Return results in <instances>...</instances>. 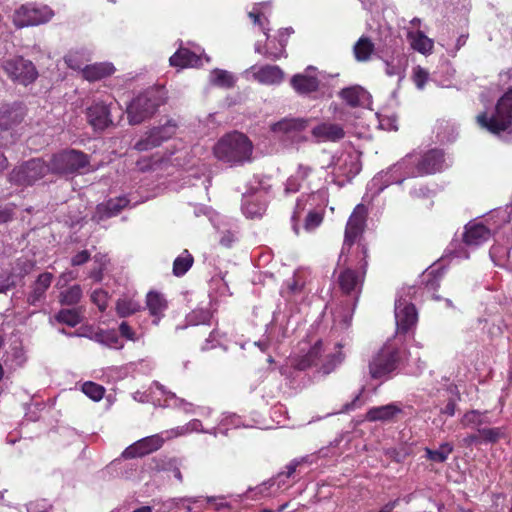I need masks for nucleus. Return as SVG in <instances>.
<instances>
[{
  "instance_id": "57",
  "label": "nucleus",
  "mask_w": 512,
  "mask_h": 512,
  "mask_svg": "<svg viewBox=\"0 0 512 512\" xmlns=\"http://www.w3.org/2000/svg\"><path fill=\"white\" fill-rule=\"evenodd\" d=\"M118 203L115 204L113 201H109L108 207L110 210L119 212L122 208H124L128 204V200L125 198H119Z\"/></svg>"
},
{
  "instance_id": "5",
  "label": "nucleus",
  "mask_w": 512,
  "mask_h": 512,
  "mask_svg": "<svg viewBox=\"0 0 512 512\" xmlns=\"http://www.w3.org/2000/svg\"><path fill=\"white\" fill-rule=\"evenodd\" d=\"M478 125L488 132L499 135L512 127V89L508 90L498 101L494 112L477 115Z\"/></svg>"
},
{
  "instance_id": "22",
  "label": "nucleus",
  "mask_w": 512,
  "mask_h": 512,
  "mask_svg": "<svg viewBox=\"0 0 512 512\" xmlns=\"http://www.w3.org/2000/svg\"><path fill=\"white\" fill-rule=\"evenodd\" d=\"M312 135L322 141L336 142L345 137V131L339 124L321 123L312 129Z\"/></svg>"
},
{
  "instance_id": "50",
  "label": "nucleus",
  "mask_w": 512,
  "mask_h": 512,
  "mask_svg": "<svg viewBox=\"0 0 512 512\" xmlns=\"http://www.w3.org/2000/svg\"><path fill=\"white\" fill-rule=\"evenodd\" d=\"M270 44L271 42H269L266 47H265V51L262 52L263 55L267 58V59H270V60H277L279 58H281L284 54H285V46L286 44L285 43H280V48L279 49H276V50H271L270 49Z\"/></svg>"
},
{
  "instance_id": "12",
  "label": "nucleus",
  "mask_w": 512,
  "mask_h": 512,
  "mask_svg": "<svg viewBox=\"0 0 512 512\" xmlns=\"http://www.w3.org/2000/svg\"><path fill=\"white\" fill-rule=\"evenodd\" d=\"M394 314L398 334H407L415 328L418 321V312L413 303L404 298L397 299Z\"/></svg>"
},
{
  "instance_id": "64",
  "label": "nucleus",
  "mask_w": 512,
  "mask_h": 512,
  "mask_svg": "<svg viewBox=\"0 0 512 512\" xmlns=\"http://www.w3.org/2000/svg\"><path fill=\"white\" fill-rule=\"evenodd\" d=\"M201 425H202V424H201V422H200L199 420L194 419V420L190 421L187 425L182 426V427H183V428H187V429H188V430H187V432L185 433V434H187V433H189V432H192V431H196V430H198V428H199Z\"/></svg>"
},
{
  "instance_id": "42",
  "label": "nucleus",
  "mask_w": 512,
  "mask_h": 512,
  "mask_svg": "<svg viewBox=\"0 0 512 512\" xmlns=\"http://www.w3.org/2000/svg\"><path fill=\"white\" fill-rule=\"evenodd\" d=\"M242 210L250 218L260 217L265 211V206L259 202L251 201V197H244Z\"/></svg>"
},
{
  "instance_id": "4",
  "label": "nucleus",
  "mask_w": 512,
  "mask_h": 512,
  "mask_svg": "<svg viewBox=\"0 0 512 512\" xmlns=\"http://www.w3.org/2000/svg\"><path fill=\"white\" fill-rule=\"evenodd\" d=\"M91 157L74 148L53 153L48 161L50 174L60 177L83 175L90 171Z\"/></svg>"
},
{
  "instance_id": "53",
  "label": "nucleus",
  "mask_w": 512,
  "mask_h": 512,
  "mask_svg": "<svg viewBox=\"0 0 512 512\" xmlns=\"http://www.w3.org/2000/svg\"><path fill=\"white\" fill-rule=\"evenodd\" d=\"M90 259V253L87 250H82L74 255L71 259L72 266H80L88 262Z\"/></svg>"
},
{
  "instance_id": "45",
  "label": "nucleus",
  "mask_w": 512,
  "mask_h": 512,
  "mask_svg": "<svg viewBox=\"0 0 512 512\" xmlns=\"http://www.w3.org/2000/svg\"><path fill=\"white\" fill-rule=\"evenodd\" d=\"M200 499L201 497H179L174 498L172 502L174 507L179 511L184 510V512H191V505L199 503Z\"/></svg>"
},
{
  "instance_id": "23",
  "label": "nucleus",
  "mask_w": 512,
  "mask_h": 512,
  "mask_svg": "<svg viewBox=\"0 0 512 512\" xmlns=\"http://www.w3.org/2000/svg\"><path fill=\"white\" fill-rule=\"evenodd\" d=\"M407 40L414 51H417L424 56H428L433 53L434 40L429 38L423 31H408Z\"/></svg>"
},
{
  "instance_id": "10",
  "label": "nucleus",
  "mask_w": 512,
  "mask_h": 512,
  "mask_svg": "<svg viewBox=\"0 0 512 512\" xmlns=\"http://www.w3.org/2000/svg\"><path fill=\"white\" fill-rule=\"evenodd\" d=\"M53 15L48 6L25 4L14 12L13 23L17 28L36 26L48 22Z\"/></svg>"
},
{
  "instance_id": "1",
  "label": "nucleus",
  "mask_w": 512,
  "mask_h": 512,
  "mask_svg": "<svg viewBox=\"0 0 512 512\" xmlns=\"http://www.w3.org/2000/svg\"><path fill=\"white\" fill-rule=\"evenodd\" d=\"M368 208L360 203L356 205L345 226L344 240L340 257L344 265L367 271L368 243L364 238L367 227Z\"/></svg>"
},
{
  "instance_id": "32",
  "label": "nucleus",
  "mask_w": 512,
  "mask_h": 512,
  "mask_svg": "<svg viewBox=\"0 0 512 512\" xmlns=\"http://www.w3.org/2000/svg\"><path fill=\"white\" fill-rule=\"evenodd\" d=\"M142 309L139 301L132 297L124 296L119 298L115 304V310L120 318H126L136 314Z\"/></svg>"
},
{
  "instance_id": "25",
  "label": "nucleus",
  "mask_w": 512,
  "mask_h": 512,
  "mask_svg": "<svg viewBox=\"0 0 512 512\" xmlns=\"http://www.w3.org/2000/svg\"><path fill=\"white\" fill-rule=\"evenodd\" d=\"M290 84L298 94L308 95L318 90L320 81L316 76L295 74L292 76Z\"/></svg>"
},
{
  "instance_id": "27",
  "label": "nucleus",
  "mask_w": 512,
  "mask_h": 512,
  "mask_svg": "<svg viewBox=\"0 0 512 512\" xmlns=\"http://www.w3.org/2000/svg\"><path fill=\"white\" fill-rule=\"evenodd\" d=\"M402 409L394 403L383 406L372 407L366 413V420L370 422L375 421H389L392 420L397 414L401 413Z\"/></svg>"
},
{
  "instance_id": "18",
  "label": "nucleus",
  "mask_w": 512,
  "mask_h": 512,
  "mask_svg": "<svg viewBox=\"0 0 512 512\" xmlns=\"http://www.w3.org/2000/svg\"><path fill=\"white\" fill-rule=\"evenodd\" d=\"M87 119L94 129L104 130L109 127L113 124L110 104L103 101L93 103L87 109Z\"/></svg>"
},
{
  "instance_id": "36",
  "label": "nucleus",
  "mask_w": 512,
  "mask_h": 512,
  "mask_svg": "<svg viewBox=\"0 0 512 512\" xmlns=\"http://www.w3.org/2000/svg\"><path fill=\"white\" fill-rule=\"evenodd\" d=\"M444 272L442 270H432L424 275L423 283L427 292L433 294V298L435 300H440L441 298L434 293L439 289L441 280L443 278Z\"/></svg>"
},
{
  "instance_id": "8",
  "label": "nucleus",
  "mask_w": 512,
  "mask_h": 512,
  "mask_svg": "<svg viewBox=\"0 0 512 512\" xmlns=\"http://www.w3.org/2000/svg\"><path fill=\"white\" fill-rule=\"evenodd\" d=\"M50 173L48 162L41 158H32L16 166L9 174L11 184L29 187Z\"/></svg>"
},
{
  "instance_id": "29",
  "label": "nucleus",
  "mask_w": 512,
  "mask_h": 512,
  "mask_svg": "<svg viewBox=\"0 0 512 512\" xmlns=\"http://www.w3.org/2000/svg\"><path fill=\"white\" fill-rule=\"evenodd\" d=\"M375 51V45L367 36H361L353 46V54L358 62H368Z\"/></svg>"
},
{
  "instance_id": "56",
  "label": "nucleus",
  "mask_w": 512,
  "mask_h": 512,
  "mask_svg": "<svg viewBox=\"0 0 512 512\" xmlns=\"http://www.w3.org/2000/svg\"><path fill=\"white\" fill-rule=\"evenodd\" d=\"M13 217V210L5 207L0 208V224L10 221Z\"/></svg>"
},
{
  "instance_id": "44",
  "label": "nucleus",
  "mask_w": 512,
  "mask_h": 512,
  "mask_svg": "<svg viewBox=\"0 0 512 512\" xmlns=\"http://www.w3.org/2000/svg\"><path fill=\"white\" fill-rule=\"evenodd\" d=\"M428 79L429 72L425 68L419 65L413 68L412 80L418 89L422 90Z\"/></svg>"
},
{
  "instance_id": "59",
  "label": "nucleus",
  "mask_w": 512,
  "mask_h": 512,
  "mask_svg": "<svg viewBox=\"0 0 512 512\" xmlns=\"http://www.w3.org/2000/svg\"><path fill=\"white\" fill-rule=\"evenodd\" d=\"M465 446H471L472 444L482 443L480 434H470L463 439Z\"/></svg>"
},
{
  "instance_id": "40",
  "label": "nucleus",
  "mask_w": 512,
  "mask_h": 512,
  "mask_svg": "<svg viewBox=\"0 0 512 512\" xmlns=\"http://www.w3.org/2000/svg\"><path fill=\"white\" fill-rule=\"evenodd\" d=\"M211 83L222 88H232L235 84V80L228 71L215 69L211 73Z\"/></svg>"
},
{
  "instance_id": "60",
  "label": "nucleus",
  "mask_w": 512,
  "mask_h": 512,
  "mask_svg": "<svg viewBox=\"0 0 512 512\" xmlns=\"http://www.w3.org/2000/svg\"><path fill=\"white\" fill-rule=\"evenodd\" d=\"M14 287V283L10 281V277L0 278V293H6Z\"/></svg>"
},
{
  "instance_id": "21",
  "label": "nucleus",
  "mask_w": 512,
  "mask_h": 512,
  "mask_svg": "<svg viewBox=\"0 0 512 512\" xmlns=\"http://www.w3.org/2000/svg\"><path fill=\"white\" fill-rule=\"evenodd\" d=\"M283 70L276 65H264L253 72V78L264 85H278L284 79Z\"/></svg>"
},
{
  "instance_id": "3",
  "label": "nucleus",
  "mask_w": 512,
  "mask_h": 512,
  "mask_svg": "<svg viewBox=\"0 0 512 512\" xmlns=\"http://www.w3.org/2000/svg\"><path fill=\"white\" fill-rule=\"evenodd\" d=\"M167 101V90L162 85L147 88L138 94L126 108L131 125H137L151 118Z\"/></svg>"
},
{
  "instance_id": "2",
  "label": "nucleus",
  "mask_w": 512,
  "mask_h": 512,
  "mask_svg": "<svg viewBox=\"0 0 512 512\" xmlns=\"http://www.w3.org/2000/svg\"><path fill=\"white\" fill-rule=\"evenodd\" d=\"M214 156L230 167L242 166L252 160L253 143L242 132L224 134L213 148Z\"/></svg>"
},
{
  "instance_id": "20",
  "label": "nucleus",
  "mask_w": 512,
  "mask_h": 512,
  "mask_svg": "<svg viewBox=\"0 0 512 512\" xmlns=\"http://www.w3.org/2000/svg\"><path fill=\"white\" fill-rule=\"evenodd\" d=\"M146 307L149 311V315L153 318L152 323L158 325L165 315L168 303L161 293L150 291L146 295Z\"/></svg>"
},
{
  "instance_id": "28",
  "label": "nucleus",
  "mask_w": 512,
  "mask_h": 512,
  "mask_svg": "<svg viewBox=\"0 0 512 512\" xmlns=\"http://www.w3.org/2000/svg\"><path fill=\"white\" fill-rule=\"evenodd\" d=\"M384 62L386 65L385 72L388 76H400L408 65L407 56L401 51H393Z\"/></svg>"
},
{
  "instance_id": "34",
  "label": "nucleus",
  "mask_w": 512,
  "mask_h": 512,
  "mask_svg": "<svg viewBox=\"0 0 512 512\" xmlns=\"http://www.w3.org/2000/svg\"><path fill=\"white\" fill-rule=\"evenodd\" d=\"M54 319L60 324L75 327L82 322L81 310L78 308L61 309L54 315Z\"/></svg>"
},
{
  "instance_id": "37",
  "label": "nucleus",
  "mask_w": 512,
  "mask_h": 512,
  "mask_svg": "<svg viewBox=\"0 0 512 512\" xmlns=\"http://www.w3.org/2000/svg\"><path fill=\"white\" fill-rule=\"evenodd\" d=\"M194 262L193 256L184 250L173 262V274L177 277L185 275L188 270L192 267Z\"/></svg>"
},
{
  "instance_id": "48",
  "label": "nucleus",
  "mask_w": 512,
  "mask_h": 512,
  "mask_svg": "<svg viewBox=\"0 0 512 512\" xmlns=\"http://www.w3.org/2000/svg\"><path fill=\"white\" fill-rule=\"evenodd\" d=\"M64 59L69 68L82 71L84 62L80 53L69 52Z\"/></svg>"
},
{
  "instance_id": "31",
  "label": "nucleus",
  "mask_w": 512,
  "mask_h": 512,
  "mask_svg": "<svg viewBox=\"0 0 512 512\" xmlns=\"http://www.w3.org/2000/svg\"><path fill=\"white\" fill-rule=\"evenodd\" d=\"M305 459H293L288 465H286V470L283 472H279L273 479H270L268 482L262 483L258 489L261 494H263L265 491H267L271 486L275 484V482H278V485L280 486L281 483H284L282 481V477L290 478L294 475L297 468L304 463Z\"/></svg>"
},
{
  "instance_id": "35",
  "label": "nucleus",
  "mask_w": 512,
  "mask_h": 512,
  "mask_svg": "<svg viewBox=\"0 0 512 512\" xmlns=\"http://www.w3.org/2000/svg\"><path fill=\"white\" fill-rule=\"evenodd\" d=\"M454 447L449 442H444L440 444L439 448L436 450L425 448L426 458L432 462L436 463H444L449 455L453 452Z\"/></svg>"
},
{
  "instance_id": "6",
  "label": "nucleus",
  "mask_w": 512,
  "mask_h": 512,
  "mask_svg": "<svg viewBox=\"0 0 512 512\" xmlns=\"http://www.w3.org/2000/svg\"><path fill=\"white\" fill-rule=\"evenodd\" d=\"M401 362V351L391 343H385L368 363L369 375L375 380H388Z\"/></svg>"
},
{
  "instance_id": "41",
  "label": "nucleus",
  "mask_w": 512,
  "mask_h": 512,
  "mask_svg": "<svg viewBox=\"0 0 512 512\" xmlns=\"http://www.w3.org/2000/svg\"><path fill=\"white\" fill-rule=\"evenodd\" d=\"M478 433L481 436V441L486 444H494L501 438L505 437V430L503 427L478 428Z\"/></svg>"
},
{
  "instance_id": "17",
  "label": "nucleus",
  "mask_w": 512,
  "mask_h": 512,
  "mask_svg": "<svg viewBox=\"0 0 512 512\" xmlns=\"http://www.w3.org/2000/svg\"><path fill=\"white\" fill-rule=\"evenodd\" d=\"M54 275L50 272H43L38 275L36 280L30 285V291L27 293L26 302L30 306H38L46 298V292L50 288Z\"/></svg>"
},
{
  "instance_id": "55",
  "label": "nucleus",
  "mask_w": 512,
  "mask_h": 512,
  "mask_svg": "<svg viewBox=\"0 0 512 512\" xmlns=\"http://www.w3.org/2000/svg\"><path fill=\"white\" fill-rule=\"evenodd\" d=\"M456 412V401L453 398H450L443 409H441L442 414H446L448 416H454Z\"/></svg>"
},
{
  "instance_id": "47",
  "label": "nucleus",
  "mask_w": 512,
  "mask_h": 512,
  "mask_svg": "<svg viewBox=\"0 0 512 512\" xmlns=\"http://www.w3.org/2000/svg\"><path fill=\"white\" fill-rule=\"evenodd\" d=\"M323 221V214L317 211H310L304 221V227L307 231H312Z\"/></svg>"
},
{
  "instance_id": "49",
  "label": "nucleus",
  "mask_w": 512,
  "mask_h": 512,
  "mask_svg": "<svg viewBox=\"0 0 512 512\" xmlns=\"http://www.w3.org/2000/svg\"><path fill=\"white\" fill-rule=\"evenodd\" d=\"M119 333L121 337L129 340V341H137L136 332L133 330V328L128 324L126 321H122L119 325Z\"/></svg>"
},
{
  "instance_id": "30",
  "label": "nucleus",
  "mask_w": 512,
  "mask_h": 512,
  "mask_svg": "<svg viewBox=\"0 0 512 512\" xmlns=\"http://www.w3.org/2000/svg\"><path fill=\"white\" fill-rule=\"evenodd\" d=\"M366 94V90L360 86L343 88L339 92L340 98L352 108L360 107L363 104Z\"/></svg>"
},
{
  "instance_id": "63",
  "label": "nucleus",
  "mask_w": 512,
  "mask_h": 512,
  "mask_svg": "<svg viewBox=\"0 0 512 512\" xmlns=\"http://www.w3.org/2000/svg\"><path fill=\"white\" fill-rule=\"evenodd\" d=\"M311 171L312 169L310 167L300 166L297 172V177L300 178L301 180H305L309 176Z\"/></svg>"
},
{
  "instance_id": "61",
  "label": "nucleus",
  "mask_w": 512,
  "mask_h": 512,
  "mask_svg": "<svg viewBox=\"0 0 512 512\" xmlns=\"http://www.w3.org/2000/svg\"><path fill=\"white\" fill-rule=\"evenodd\" d=\"M300 188V184L296 182V179L293 177L289 178L286 185V191L288 192H297Z\"/></svg>"
},
{
  "instance_id": "9",
  "label": "nucleus",
  "mask_w": 512,
  "mask_h": 512,
  "mask_svg": "<svg viewBox=\"0 0 512 512\" xmlns=\"http://www.w3.org/2000/svg\"><path fill=\"white\" fill-rule=\"evenodd\" d=\"M2 67L11 81L24 86L33 83L38 77V71L33 62L22 56L5 60Z\"/></svg>"
},
{
  "instance_id": "39",
  "label": "nucleus",
  "mask_w": 512,
  "mask_h": 512,
  "mask_svg": "<svg viewBox=\"0 0 512 512\" xmlns=\"http://www.w3.org/2000/svg\"><path fill=\"white\" fill-rule=\"evenodd\" d=\"M461 425L463 427H471L478 430L481 425L489 423L484 418V413L478 411V410H470L466 412L463 417L461 418Z\"/></svg>"
},
{
  "instance_id": "11",
  "label": "nucleus",
  "mask_w": 512,
  "mask_h": 512,
  "mask_svg": "<svg viewBox=\"0 0 512 512\" xmlns=\"http://www.w3.org/2000/svg\"><path fill=\"white\" fill-rule=\"evenodd\" d=\"M178 125L175 120L168 119L165 124L152 128L145 138L135 143L137 151H147L160 146L163 142L172 138L177 131Z\"/></svg>"
},
{
  "instance_id": "14",
  "label": "nucleus",
  "mask_w": 512,
  "mask_h": 512,
  "mask_svg": "<svg viewBox=\"0 0 512 512\" xmlns=\"http://www.w3.org/2000/svg\"><path fill=\"white\" fill-rule=\"evenodd\" d=\"M27 109L23 103L13 102L0 106V129L16 131L24 122Z\"/></svg>"
},
{
  "instance_id": "62",
  "label": "nucleus",
  "mask_w": 512,
  "mask_h": 512,
  "mask_svg": "<svg viewBox=\"0 0 512 512\" xmlns=\"http://www.w3.org/2000/svg\"><path fill=\"white\" fill-rule=\"evenodd\" d=\"M399 499H395L386 503L378 512H393V510L398 506Z\"/></svg>"
},
{
  "instance_id": "13",
  "label": "nucleus",
  "mask_w": 512,
  "mask_h": 512,
  "mask_svg": "<svg viewBox=\"0 0 512 512\" xmlns=\"http://www.w3.org/2000/svg\"><path fill=\"white\" fill-rule=\"evenodd\" d=\"M445 164L444 151L438 148H433L426 151L418 159L415 164V170L412 172L413 176H426L439 173L443 170Z\"/></svg>"
},
{
  "instance_id": "24",
  "label": "nucleus",
  "mask_w": 512,
  "mask_h": 512,
  "mask_svg": "<svg viewBox=\"0 0 512 512\" xmlns=\"http://www.w3.org/2000/svg\"><path fill=\"white\" fill-rule=\"evenodd\" d=\"M491 237V231L481 223L468 224L465 227L463 241L467 245L478 246L488 241Z\"/></svg>"
},
{
  "instance_id": "58",
  "label": "nucleus",
  "mask_w": 512,
  "mask_h": 512,
  "mask_svg": "<svg viewBox=\"0 0 512 512\" xmlns=\"http://www.w3.org/2000/svg\"><path fill=\"white\" fill-rule=\"evenodd\" d=\"M17 265L21 267V276L27 275L34 266V264L28 260H24V261L19 260L17 262Z\"/></svg>"
},
{
  "instance_id": "38",
  "label": "nucleus",
  "mask_w": 512,
  "mask_h": 512,
  "mask_svg": "<svg viewBox=\"0 0 512 512\" xmlns=\"http://www.w3.org/2000/svg\"><path fill=\"white\" fill-rule=\"evenodd\" d=\"M81 298L82 288L75 284L60 293L59 302L61 305L72 306L78 304Z\"/></svg>"
},
{
  "instance_id": "19",
  "label": "nucleus",
  "mask_w": 512,
  "mask_h": 512,
  "mask_svg": "<svg viewBox=\"0 0 512 512\" xmlns=\"http://www.w3.org/2000/svg\"><path fill=\"white\" fill-rule=\"evenodd\" d=\"M322 355V341L318 340L307 353L291 358V366L299 371H304L316 366Z\"/></svg>"
},
{
  "instance_id": "46",
  "label": "nucleus",
  "mask_w": 512,
  "mask_h": 512,
  "mask_svg": "<svg viewBox=\"0 0 512 512\" xmlns=\"http://www.w3.org/2000/svg\"><path fill=\"white\" fill-rule=\"evenodd\" d=\"M91 301L104 312L108 307V293L102 289H97L91 294Z\"/></svg>"
},
{
  "instance_id": "43",
  "label": "nucleus",
  "mask_w": 512,
  "mask_h": 512,
  "mask_svg": "<svg viewBox=\"0 0 512 512\" xmlns=\"http://www.w3.org/2000/svg\"><path fill=\"white\" fill-rule=\"evenodd\" d=\"M81 390L93 401H100L105 394V388L102 385L92 381L83 383Z\"/></svg>"
},
{
  "instance_id": "7",
  "label": "nucleus",
  "mask_w": 512,
  "mask_h": 512,
  "mask_svg": "<svg viewBox=\"0 0 512 512\" xmlns=\"http://www.w3.org/2000/svg\"><path fill=\"white\" fill-rule=\"evenodd\" d=\"M187 430V428L177 427L162 432L160 434H154L151 436L144 437L128 446L122 452L121 456L124 459H134L146 456L162 448L165 441L171 440L178 436L185 435Z\"/></svg>"
},
{
  "instance_id": "16",
  "label": "nucleus",
  "mask_w": 512,
  "mask_h": 512,
  "mask_svg": "<svg viewBox=\"0 0 512 512\" xmlns=\"http://www.w3.org/2000/svg\"><path fill=\"white\" fill-rule=\"evenodd\" d=\"M309 121L305 118H283L273 123L270 130L281 138L293 139L308 127Z\"/></svg>"
},
{
  "instance_id": "15",
  "label": "nucleus",
  "mask_w": 512,
  "mask_h": 512,
  "mask_svg": "<svg viewBox=\"0 0 512 512\" xmlns=\"http://www.w3.org/2000/svg\"><path fill=\"white\" fill-rule=\"evenodd\" d=\"M366 273L367 271L362 269L358 270L348 266L343 268L337 278L341 292L345 295H359L365 281Z\"/></svg>"
},
{
  "instance_id": "51",
  "label": "nucleus",
  "mask_w": 512,
  "mask_h": 512,
  "mask_svg": "<svg viewBox=\"0 0 512 512\" xmlns=\"http://www.w3.org/2000/svg\"><path fill=\"white\" fill-rule=\"evenodd\" d=\"M224 498V496H208L205 500L207 503L213 504L216 511H221L223 509L230 508V504L223 501Z\"/></svg>"
},
{
  "instance_id": "52",
  "label": "nucleus",
  "mask_w": 512,
  "mask_h": 512,
  "mask_svg": "<svg viewBox=\"0 0 512 512\" xmlns=\"http://www.w3.org/2000/svg\"><path fill=\"white\" fill-rule=\"evenodd\" d=\"M168 467L166 468L168 471L172 472L173 476L180 482H183V475L180 471L179 462L176 458L170 459L167 463Z\"/></svg>"
},
{
  "instance_id": "54",
  "label": "nucleus",
  "mask_w": 512,
  "mask_h": 512,
  "mask_svg": "<svg viewBox=\"0 0 512 512\" xmlns=\"http://www.w3.org/2000/svg\"><path fill=\"white\" fill-rule=\"evenodd\" d=\"M362 391L361 390L355 397L354 399L349 402V403H346L343 407V411L344 412H349V411H352V410H355L356 408L360 407L361 406V395H362Z\"/></svg>"
},
{
  "instance_id": "26",
  "label": "nucleus",
  "mask_w": 512,
  "mask_h": 512,
  "mask_svg": "<svg viewBox=\"0 0 512 512\" xmlns=\"http://www.w3.org/2000/svg\"><path fill=\"white\" fill-rule=\"evenodd\" d=\"M115 72V67L111 63H94L85 65L82 69L83 78L89 82H95L111 76Z\"/></svg>"
},
{
  "instance_id": "33",
  "label": "nucleus",
  "mask_w": 512,
  "mask_h": 512,
  "mask_svg": "<svg viewBox=\"0 0 512 512\" xmlns=\"http://www.w3.org/2000/svg\"><path fill=\"white\" fill-rule=\"evenodd\" d=\"M199 60L198 56L187 48L178 49L169 59L170 65L179 68L193 66Z\"/></svg>"
}]
</instances>
